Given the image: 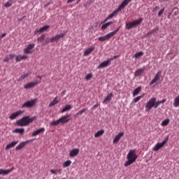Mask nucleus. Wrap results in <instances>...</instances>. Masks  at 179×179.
I'll return each mask as SVG.
<instances>
[{
	"label": "nucleus",
	"mask_w": 179,
	"mask_h": 179,
	"mask_svg": "<svg viewBox=\"0 0 179 179\" xmlns=\"http://www.w3.org/2000/svg\"><path fill=\"white\" fill-rule=\"evenodd\" d=\"M158 8H159V7H158V6H156V7H155V9H158Z\"/></svg>",
	"instance_id": "60"
},
{
	"label": "nucleus",
	"mask_w": 179,
	"mask_h": 179,
	"mask_svg": "<svg viewBox=\"0 0 179 179\" xmlns=\"http://www.w3.org/2000/svg\"><path fill=\"white\" fill-rule=\"evenodd\" d=\"M91 78H93V74H92V73H88V74L85 76V80H90Z\"/></svg>",
	"instance_id": "45"
},
{
	"label": "nucleus",
	"mask_w": 179,
	"mask_h": 179,
	"mask_svg": "<svg viewBox=\"0 0 179 179\" xmlns=\"http://www.w3.org/2000/svg\"><path fill=\"white\" fill-rule=\"evenodd\" d=\"M48 29H50V25H45V26L40 28L39 29L36 30L35 31V34H36V33H44V31H47V30H48Z\"/></svg>",
	"instance_id": "23"
},
{
	"label": "nucleus",
	"mask_w": 179,
	"mask_h": 179,
	"mask_svg": "<svg viewBox=\"0 0 179 179\" xmlns=\"http://www.w3.org/2000/svg\"><path fill=\"white\" fill-rule=\"evenodd\" d=\"M14 3H15V1H13V0H9V1H7L6 3H5L4 7H5V8H10V6H11L12 5H13Z\"/></svg>",
	"instance_id": "33"
},
{
	"label": "nucleus",
	"mask_w": 179,
	"mask_h": 179,
	"mask_svg": "<svg viewBox=\"0 0 179 179\" xmlns=\"http://www.w3.org/2000/svg\"><path fill=\"white\" fill-rule=\"evenodd\" d=\"M37 85H40V81H34V82L29 83L24 86V88L31 89L33 87H35V86H37Z\"/></svg>",
	"instance_id": "14"
},
{
	"label": "nucleus",
	"mask_w": 179,
	"mask_h": 179,
	"mask_svg": "<svg viewBox=\"0 0 179 179\" xmlns=\"http://www.w3.org/2000/svg\"><path fill=\"white\" fill-rule=\"evenodd\" d=\"M85 111H87V108L82 109L81 110L76 113V115H82V114L83 113H85Z\"/></svg>",
	"instance_id": "44"
},
{
	"label": "nucleus",
	"mask_w": 179,
	"mask_h": 179,
	"mask_svg": "<svg viewBox=\"0 0 179 179\" xmlns=\"http://www.w3.org/2000/svg\"><path fill=\"white\" fill-rule=\"evenodd\" d=\"M114 22L113 21L108 22H106L105 24H103L101 27V30H106V29H107V27H108L109 26H111V24H113Z\"/></svg>",
	"instance_id": "27"
},
{
	"label": "nucleus",
	"mask_w": 179,
	"mask_h": 179,
	"mask_svg": "<svg viewBox=\"0 0 179 179\" xmlns=\"http://www.w3.org/2000/svg\"><path fill=\"white\" fill-rule=\"evenodd\" d=\"M17 143H19V141H13L10 144H8L6 146L5 150H9V149H12V148H15V146H16V145H17Z\"/></svg>",
	"instance_id": "22"
},
{
	"label": "nucleus",
	"mask_w": 179,
	"mask_h": 179,
	"mask_svg": "<svg viewBox=\"0 0 179 179\" xmlns=\"http://www.w3.org/2000/svg\"><path fill=\"white\" fill-rule=\"evenodd\" d=\"M163 13H164V8H162L159 13H158V16L160 17V16H162L163 15Z\"/></svg>",
	"instance_id": "46"
},
{
	"label": "nucleus",
	"mask_w": 179,
	"mask_h": 179,
	"mask_svg": "<svg viewBox=\"0 0 179 179\" xmlns=\"http://www.w3.org/2000/svg\"><path fill=\"white\" fill-rule=\"evenodd\" d=\"M70 117H71V115H66L62 116V117L59 118L57 120L51 122L50 124L52 127H55L57 125H59V124H67V122H69V121H71V119L69 118Z\"/></svg>",
	"instance_id": "3"
},
{
	"label": "nucleus",
	"mask_w": 179,
	"mask_h": 179,
	"mask_svg": "<svg viewBox=\"0 0 179 179\" xmlns=\"http://www.w3.org/2000/svg\"><path fill=\"white\" fill-rule=\"evenodd\" d=\"M156 31H159V28H155V29H152L150 32H148V35L152 36V34H155V33H156Z\"/></svg>",
	"instance_id": "43"
},
{
	"label": "nucleus",
	"mask_w": 179,
	"mask_h": 179,
	"mask_svg": "<svg viewBox=\"0 0 179 179\" xmlns=\"http://www.w3.org/2000/svg\"><path fill=\"white\" fill-rule=\"evenodd\" d=\"M169 124H170V119H166V120H164V121H162L161 125H162V127H167V125H169Z\"/></svg>",
	"instance_id": "39"
},
{
	"label": "nucleus",
	"mask_w": 179,
	"mask_h": 179,
	"mask_svg": "<svg viewBox=\"0 0 179 179\" xmlns=\"http://www.w3.org/2000/svg\"><path fill=\"white\" fill-rule=\"evenodd\" d=\"M119 57L120 55H115V56H113V57L108 58V59L111 62V61H114V59H117V58H118Z\"/></svg>",
	"instance_id": "47"
},
{
	"label": "nucleus",
	"mask_w": 179,
	"mask_h": 179,
	"mask_svg": "<svg viewBox=\"0 0 179 179\" xmlns=\"http://www.w3.org/2000/svg\"><path fill=\"white\" fill-rule=\"evenodd\" d=\"M15 170L14 167H12L10 169H0V176H8V174H10V173H12V171Z\"/></svg>",
	"instance_id": "15"
},
{
	"label": "nucleus",
	"mask_w": 179,
	"mask_h": 179,
	"mask_svg": "<svg viewBox=\"0 0 179 179\" xmlns=\"http://www.w3.org/2000/svg\"><path fill=\"white\" fill-rule=\"evenodd\" d=\"M35 120H37V117L36 116H34L32 117H30V116H25L17 120L16 122V124L17 125H18V127H27V125L31 124V122H33V121H35Z\"/></svg>",
	"instance_id": "1"
},
{
	"label": "nucleus",
	"mask_w": 179,
	"mask_h": 179,
	"mask_svg": "<svg viewBox=\"0 0 179 179\" xmlns=\"http://www.w3.org/2000/svg\"><path fill=\"white\" fill-rule=\"evenodd\" d=\"M122 136H124V132L119 133L113 139V143H118V142H120V140L121 139V138H122Z\"/></svg>",
	"instance_id": "18"
},
{
	"label": "nucleus",
	"mask_w": 179,
	"mask_h": 179,
	"mask_svg": "<svg viewBox=\"0 0 179 179\" xmlns=\"http://www.w3.org/2000/svg\"><path fill=\"white\" fill-rule=\"evenodd\" d=\"M36 101H37V99L28 101L21 106V108H31L36 104Z\"/></svg>",
	"instance_id": "9"
},
{
	"label": "nucleus",
	"mask_w": 179,
	"mask_h": 179,
	"mask_svg": "<svg viewBox=\"0 0 179 179\" xmlns=\"http://www.w3.org/2000/svg\"><path fill=\"white\" fill-rule=\"evenodd\" d=\"M30 75V73H27L24 75H22L19 78H18V82H22V80H24V79H26Z\"/></svg>",
	"instance_id": "34"
},
{
	"label": "nucleus",
	"mask_w": 179,
	"mask_h": 179,
	"mask_svg": "<svg viewBox=\"0 0 179 179\" xmlns=\"http://www.w3.org/2000/svg\"><path fill=\"white\" fill-rule=\"evenodd\" d=\"M118 31H120V27L117 28L116 30L105 35L104 36L99 37L98 40L99 41H106L107 40H110V38H111V37H114V36H115V34L118 33Z\"/></svg>",
	"instance_id": "5"
},
{
	"label": "nucleus",
	"mask_w": 179,
	"mask_h": 179,
	"mask_svg": "<svg viewBox=\"0 0 179 179\" xmlns=\"http://www.w3.org/2000/svg\"><path fill=\"white\" fill-rule=\"evenodd\" d=\"M65 93H66V91L64 90V91H62V94H65Z\"/></svg>",
	"instance_id": "55"
},
{
	"label": "nucleus",
	"mask_w": 179,
	"mask_h": 179,
	"mask_svg": "<svg viewBox=\"0 0 179 179\" xmlns=\"http://www.w3.org/2000/svg\"><path fill=\"white\" fill-rule=\"evenodd\" d=\"M113 96H114V94H113V92H110V94H108L103 99V104L104 103L107 104V101H111V99H113Z\"/></svg>",
	"instance_id": "20"
},
{
	"label": "nucleus",
	"mask_w": 179,
	"mask_h": 179,
	"mask_svg": "<svg viewBox=\"0 0 179 179\" xmlns=\"http://www.w3.org/2000/svg\"><path fill=\"white\" fill-rule=\"evenodd\" d=\"M34 139H30L24 142L20 143L16 148L15 150H22L23 148H24L28 143H30V142H33Z\"/></svg>",
	"instance_id": "10"
},
{
	"label": "nucleus",
	"mask_w": 179,
	"mask_h": 179,
	"mask_svg": "<svg viewBox=\"0 0 179 179\" xmlns=\"http://www.w3.org/2000/svg\"><path fill=\"white\" fill-rule=\"evenodd\" d=\"M164 1H169V0H163Z\"/></svg>",
	"instance_id": "61"
},
{
	"label": "nucleus",
	"mask_w": 179,
	"mask_h": 179,
	"mask_svg": "<svg viewBox=\"0 0 179 179\" xmlns=\"http://www.w3.org/2000/svg\"><path fill=\"white\" fill-rule=\"evenodd\" d=\"M141 90H142L141 86H139L137 88H136L133 92V96L135 97V96H138V93H141Z\"/></svg>",
	"instance_id": "30"
},
{
	"label": "nucleus",
	"mask_w": 179,
	"mask_h": 179,
	"mask_svg": "<svg viewBox=\"0 0 179 179\" xmlns=\"http://www.w3.org/2000/svg\"><path fill=\"white\" fill-rule=\"evenodd\" d=\"M6 33H4L1 35L0 38H3V37H6Z\"/></svg>",
	"instance_id": "51"
},
{
	"label": "nucleus",
	"mask_w": 179,
	"mask_h": 179,
	"mask_svg": "<svg viewBox=\"0 0 179 179\" xmlns=\"http://www.w3.org/2000/svg\"><path fill=\"white\" fill-rule=\"evenodd\" d=\"M156 100H157V98H151L145 104V111H150V110H152V108H155V101H156Z\"/></svg>",
	"instance_id": "7"
},
{
	"label": "nucleus",
	"mask_w": 179,
	"mask_h": 179,
	"mask_svg": "<svg viewBox=\"0 0 179 179\" xmlns=\"http://www.w3.org/2000/svg\"><path fill=\"white\" fill-rule=\"evenodd\" d=\"M132 0H124L122 3L119 6L122 9H124L125 6L128 5L129 2H131Z\"/></svg>",
	"instance_id": "28"
},
{
	"label": "nucleus",
	"mask_w": 179,
	"mask_h": 179,
	"mask_svg": "<svg viewBox=\"0 0 179 179\" xmlns=\"http://www.w3.org/2000/svg\"><path fill=\"white\" fill-rule=\"evenodd\" d=\"M49 5H50V3H48V4L45 5V6H48Z\"/></svg>",
	"instance_id": "59"
},
{
	"label": "nucleus",
	"mask_w": 179,
	"mask_h": 179,
	"mask_svg": "<svg viewBox=\"0 0 179 179\" xmlns=\"http://www.w3.org/2000/svg\"><path fill=\"white\" fill-rule=\"evenodd\" d=\"M56 171H57V174H58V173L59 174H61V173H62V169L56 170Z\"/></svg>",
	"instance_id": "52"
},
{
	"label": "nucleus",
	"mask_w": 179,
	"mask_h": 179,
	"mask_svg": "<svg viewBox=\"0 0 179 179\" xmlns=\"http://www.w3.org/2000/svg\"><path fill=\"white\" fill-rule=\"evenodd\" d=\"M79 2H80V0L77 1V3H79Z\"/></svg>",
	"instance_id": "58"
},
{
	"label": "nucleus",
	"mask_w": 179,
	"mask_h": 179,
	"mask_svg": "<svg viewBox=\"0 0 179 179\" xmlns=\"http://www.w3.org/2000/svg\"><path fill=\"white\" fill-rule=\"evenodd\" d=\"M160 101H155V108H157L159 106H160Z\"/></svg>",
	"instance_id": "48"
},
{
	"label": "nucleus",
	"mask_w": 179,
	"mask_h": 179,
	"mask_svg": "<svg viewBox=\"0 0 179 179\" xmlns=\"http://www.w3.org/2000/svg\"><path fill=\"white\" fill-rule=\"evenodd\" d=\"M45 131V128L44 127L38 129V130L32 133V136H37V135H40V134H43V132H44Z\"/></svg>",
	"instance_id": "24"
},
{
	"label": "nucleus",
	"mask_w": 179,
	"mask_h": 179,
	"mask_svg": "<svg viewBox=\"0 0 179 179\" xmlns=\"http://www.w3.org/2000/svg\"><path fill=\"white\" fill-rule=\"evenodd\" d=\"M173 107H179V95L174 99Z\"/></svg>",
	"instance_id": "36"
},
{
	"label": "nucleus",
	"mask_w": 179,
	"mask_h": 179,
	"mask_svg": "<svg viewBox=\"0 0 179 179\" xmlns=\"http://www.w3.org/2000/svg\"><path fill=\"white\" fill-rule=\"evenodd\" d=\"M13 132V134H20V135H23V134H24V129H15Z\"/></svg>",
	"instance_id": "31"
},
{
	"label": "nucleus",
	"mask_w": 179,
	"mask_h": 179,
	"mask_svg": "<svg viewBox=\"0 0 179 179\" xmlns=\"http://www.w3.org/2000/svg\"><path fill=\"white\" fill-rule=\"evenodd\" d=\"M97 107H99V105H97V104H95V105L94 106V108H97Z\"/></svg>",
	"instance_id": "54"
},
{
	"label": "nucleus",
	"mask_w": 179,
	"mask_h": 179,
	"mask_svg": "<svg viewBox=\"0 0 179 179\" xmlns=\"http://www.w3.org/2000/svg\"><path fill=\"white\" fill-rule=\"evenodd\" d=\"M24 111L22 110H18L15 113H13L11 114V115L9 117L10 120H15L17 117H19V115H22Z\"/></svg>",
	"instance_id": "16"
},
{
	"label": "nucleus",
	"mask_w": 179,
	"mask_h": 179,
	"mask_svg": "<svg viewBox=\"0 0 179 179\" xmlns=\"http://www.w3.org/2000/svg\"><path fill=\"white\" fill-rule=\"evenodd\" d=\"M66 34V32L52 36L49 39V41H46V44H50V43H58L61 38H64L65 37Z\"/></svg>",
	"instance_id": "6"
},
{
	"label": "nucleus",
	"mask_w": 179,
	"mask_h": 179,
	"mask_svg": "<svg viewBox=\"0 0 179 179\" xmlns=\"http://www.w3.org/2000/svg\"><path fill=\"white\" fill-rule=\"evenodd\" d=\"M160 73L162 72L159 71L155 76L154 79L150 83V86H152V85H155L157 80H160Z\"/></svg>",
	"instance_id": "17"
},
{
	"label": "nucleus",
	"mask_w": 179,
	"mask_h": 179,
	"mask_svg": "<svg viewBox=\"0 0 179 179\" xmlns=\"http://www.w3.org/2000/svg\"><path fill=\"white\" fill-rule=\"evenodd\" d=\"M160 104H164V103H166V99H162V101H159Z\"/></svg>",
	"instance_id": "50"
},
{
	"label": "nucleus",
	"mask_w": 179,
	"mask_h": 179,
	"mask_svg": "<svg viewBox=\"0 0 179 179\" xmlns=\"http://www.w3.org/2000/svg\"><path fill=\"white\" fill-rule=\"evenodd\" d=\"M24 17H26V16H23V17H22V19H20V20H23V19H24Z\"/></svg>",
	"instance_id": "57"
},
{
	"label": "nucleus",
	"mask_w": 179,
	"mask_h": 179,
	"mask_svg": "<svg viewBox=\"0 0 179 179\" xmlns=\"http://www.w3.org/2000/svg\"><path fill=\"white\" fill-rule=\"evenodd\" d=\"M38 79H40V80H41V78H42L41 76H38Z\"/></svg>",
	"instance_id": "56"
},
{
	"label": "nucleus",
	"mask_w": 179,
	"mask_h": 179,
	"mask_svg": "<svg viewBox=\"0 0 179 179\" xmlns=\"http://www.w3.org/2000/svg\"><path fill=\"white\" fill-rule=\"evenodd\" d=\"M75 0H68L67 3H72V2H74Z\"/></svg>",
	"instance_id": "53"
},
{
	"label": "nucleus",
	"mask_w": 179,
	"mask_h": 179,
	"mask_svg": "<svg viewBox=\"0 0 179 179\" xmlns=\"http://www.w3.org/2000/svg\"><path fill=\"white\" fill-rule=\"evenodd\" d=\"M122 10V9L119 6L115 10H114L111 14H110L104 20L103 23H106V22H108V20H110V19H113L114 16H117L118 15V12Z\"/></svg>",
	"instance_id": "8"
},
{
	"label": "nucleus",
	"mask_w": 179,
	"mask_h": 179,
	"mask_svg": "<svg viewBox=\"0 0 179 179\" xmlns=\"http://www.w3.org/2000/svg\"><path fill=\"white\" fill-rule=\"evenodd\" d=\"M111 65V62L109 59H107L106 61L101 62L97 67V69H101L103 68H107V66Z\"/></svg>",
	"instance_id": "13"
},
{
	"label": "nucleus",
	"mask_w": 179,
	"mask_h": 179,
	"mask_svg": "<svg viewBox=\"0 0 179 179\" xmlns=\"http://www.w3.org/2000/svg\"><path fill=\"white\" fill-rule=\"evenodd\" d=\"M166 143H167V139H165L162 143H157L152 148V150L154 152H157V150L162 149Z\"/></svg>",
	"instance_id": "11"
},
{
	"label": "nucleus",
	"mask_w": 179,
	"mask_h": 179,
	"mask_svg": "<svg viewBox=\"0 0 179 179\" xmlns=\"http://www.w3.org/2000/svg\"><path fill=\"white\" fill-rule=\"evenodd\" d=\"M43 40H45V35L43 34L42 36H41L39 38H37V41L38 43H41V41H43Z\"/></svg>",
	"instance_id": "40"
},
{
	"label": "nucleus",
	"mask_w": 179,
	"mask_h": 179,
	"mask_svg": "<svg viewBox=\"0 0 179 179\" xmlns=\"http://www.w3.org/2000/svg\"><path fill=\"white\" fill-rule=\"evenodd\" d=\"M143 71H145V68L138 69L134 72L135 76H141L142 73H143Z\"/></svg>",
	"instance_id": "29"
},
{
	"label": "nucleus",
	"mask_w": 179,
	"mask_h": 179,
	"mask_svg": "<svg viewBox=\"0 0 179 179\" xmlns=\"http://www.w3.org/2000/svg\"><path fill=\"white\" fill-rule=\"evenodd\" d=\"M23 59H27V55H24L22 56V55H19L15 58V61L17 62H20V61H23Z\"/></svg>",
	"instance_id": "25"
},
{
	"label": "nucleus",
	"mask_w": 179,
	"mask_h": 179,
	"mask_svg": "<svg viewBox=\"0 0 179 179\" xmlns=\"http://www.w3.org/2000/svg\"><path fill=\"white\" fill-rule=\"evenodd\" d=\"M72 109V106L71 105H67L61 111L62 113H66V111H69L70 110Z\"/></svg>",
	"instance_id": "32"
},
{
	"label": "nucleus",
	"mask_w": 179,
	"mask_h": 179,
	"mask_svg": "<svg viewBox=\"0 0 179 179\" xmlns=\"http://www.w3.org/2000/svg\"><path fill=\"white\" fill-rule=\"evenodd\" d=\"M127 162L124 164V167H128L131 166V164H134L135 162H136V159H138V155L136 152H135L134 150H130L127 156Z\"/></svg>",
	"instance_id": "2"
},
{
	"label": "nucleus",
	"mask_w": 179,
	"mask_h": 179,
	"mask_svg": "<svg viewBox=\"0 0 179 179\" xmlns=\"http://www.w3.org/2000/svg\"><path fill=\"white\" fill-rule=\"evenodd\" d=\"M142 22H143V18L141 17L134 21L127 22L125 29L126 30H131V29H134V27L139 26Z\"/></svg>",
	"instance_id": "4"
},
{
	"label": "nucleus",
	"mask_w": 179,
	"mask_h": 179,
	"mask_svg": "<svg viewBox=\"0 0 179 179\" xmlns=\"http://www.w3.org/2000/svg\"><path fill=\"white\" fill-rule=\"evenodd\" d=\"M103 134H104V130L101 129L99 131H97L95 134H94V138H99L100 136H101V135H103Z\"/></svg>",
	"instance_id": "38"
},
{
	"label": "nucleus",
	"mask_w": 179,
	"mask_h": 179,
	"mask_svg": "<svg viewBox=\"0 0 179 179\" xmlns=\"http://www.w3.org/2000/svg\"><path fill=\"white\" fill-rule=\"evenodd\" d=\"M142 97H143V96H138L136 97L135 99H133V103H138L139 101V100H141V99H142Z\"/></svg>",
	"instance_id": "42"
},
{
	"label": "nucleus",
	"mask_w": 179,
	"mask_h": 179,
	"mask_svg": "<svg viewBox=\"0 0 179 179\" xmlns=\"http://www.w3.org/2000/svg\"><path fill=\"white\" fill-rule=\"evenodd\" d=\"M79 149L78 148H74L71 151H70L69 156L70 157H75V156H78L79 155Z\"/></svg>",
	"instance_id": "21"
},
{
	"label": "nucleus",
	"mask_w": 179,
	"mask_h": 179,
	"mask_svg": "<svg viewBox=\"0 0 179 179\" xmlns=\"http://www.w3.org/2000/svg\"><path fill=\"white\" fill-rule=\"evenodd\" d=\"M94 46H92L90 48H88L84 52V57H87L88 55H90L93 51H94Z\"/></svg>",
	"instance_id": "19"
},
{
	"label": "nucleus",
	"mask_w": 179,
	"mask_h": 179,
	"mask_svg": "<svg viewBox=\"0 0 179 179\" xmlns=\"http://www.w3.org/2000/svg\"><path fill=\"white\" fill-rule=\"evenodd\" d=\"M50 172L52 174H57V170L51 169Z\"/></svg>",
	"instance_id": "49"
},
{
	"label": "nucleus",
	"mask_w": 179,
	"mask_h": 179,
	"mask_svg": "<svg viewBox=\"0 0 179 179\" xmlns=\"http://www.w3.org/2000/svg\"><path fill=\"white\" fill-rule=\"evenodd\" d=\"M34 43L29 44L26 48L24 49V54H32L33 53V48L35 47Z\"/></svg>",
	"instance_id": "12"
},
{
	"label": "nucleus",
	"mask_w": 179,
	"mask_h": 179,
	"mask_svg": "<svg viewBox=\"0 0 179 179\" xmlns=\"http://www.w3.org/2000/svg\"><path fill=\"white\" fill-rule=\"evenodd\" d=\"M14 57H15L14 55H10L6 57V58L3 59V62H8L9 61H10V59H13Z\"/></svg>",
	"instance_id": "35"
},
{
	"label": "nucleus",
	"mask_w": 179,
	"mask_h": 179,
	"mask_svg": "<svg viewBox=\"0 0 179 179\" xmlns=\"http://www.w3.org/2000/svg\"><path fill=\"white\" fill-rule=\"evenodd\" d=\"M72 164V162L71 160H67L63 164L64 169H66V167H69Z\"/></svg>",
	"instance_id": "37"
},
{
	"label": "nucleus",
	"mask_w": 179,
	"mask_h": 179,
	"mask_svg": "<svg viewBox=\"0 0 179 179\" xmlns=\"http://www.w3.org/2000/svg\"><path fill=\"white\" fill-rule=\"evenodd\" d=\"M58 103H59V98L58 96H56L55 98H54L52 101L50 102V103L49 104V107H52V106L58 104Z\"/></svg>",
	"instance_id": "26"
},
{
	"label": "nucleus",
	"mask_w": 179,
	"mask_h": 179,
	"mask_svg": "<svg viewBox=\"0 0 179 179\" xmlns=\"http://www.w3.org/2000/svg\"><path fill=\"white\" fill-rule=\"evenodd\" d=\"M142 55H143V52L141 51V52L136 53L134 55V57H136V59L141 58V57H142Z\"/></svg>",
	"instance_id": "41"
}]
</instances>
